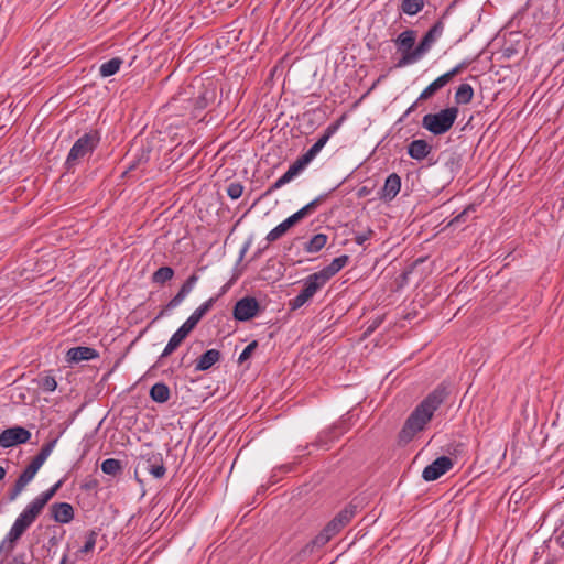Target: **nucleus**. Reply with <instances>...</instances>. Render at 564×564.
Wrapping results in <instances>:
<instances>
[{"mask_svg":"<svg viewBox=\"0 0 564 564\" xmlns=\"http://www.w3.org/2000/svg\"><path fill=\"white\" fill-rule=\"evenodd\" d=\"M373 235V230L368 228L366 231L357 234L354 238L355 242L358 246H362L367 240H369Z\"/></svg>","mask_w":564,"mask_h":564,"instance_id":"37998d69","label":"nucleus"},{"mask_svg":"<svg viewBox=\"0 0 564 564\" xmlns=\"http://www.w3.org/2000/svg\"><path fill=\"white\" fill-rule=\"evenodd\" d=\"M432 151V147L427 143V141L423 139L413 140L408 145V154L410 158L421 161L425 159Z\"/></svg>","mask_w":564,"mask_h":564,"instance_id":"412c9836","label":"nucleus"},{"mask_svg":"<svg viewBox=\"0 0 564 564\" xmlns=\"http://www.w3.org/2000/svg\"><path fill=\"white\" fill-rule=\"evenodd\" d=\"M305 153H306V155H308L311 161H313L315 159V156L318 154L317 152L313 151L312 148H310Z\"/></svg>","mask_w":564,"mask_h":564,"instance_id":"4d7b16f0","label":"nucleus"},{"mask_svg":"<svg viewBox=\"0 0 564 564\" xmlns=\"http://www.w3.org/2000/svg\"><path fill=\"white\" fill-rule=\"evenodd\" d=\"M281 226V229H283V231L286 234L288 230L293 227L294 225L292 224L291 219L288 217L286 219H284L281 224H279Z\"/></svg>","mask_w":564,"mask_h":564,"instance_id":"8fccbe9b","label":"nucleus"},{"mask_svg":"<svg viewBox=\"0 0 564 564\" xmlns=\"http://www.w3.org/2000/svg\"><path fill=\"white\" fill-rule=\"evenodd\" d=\"M24 533L14 524L10 528L7 535L0 542V556L3 554L8 556L17 546L18 541Z\"/></svg>","mask_w":564,"mask_h":564,"instance_id":"a211bd4d","label":"nucleus"},{"mask_svg":"<svg viewBox=\"0 0 564 564\" xmlns=\"http://www.w3.org/2000/svg\"><path fill=\"white\" fill-rule=\"evenodd\" d=\"M327 239V235L317 234L313 236L307 242H305L304 250L308 253H316L325 247Z\"/></svg>","mask_w":564,"mask_h":564,"instance_id":"cd10ccee","label":"nucleus"},{"mask_svg":"<svg viewBox=\"0 0 564 564\" xmlns=\"http://www.w3.org/2000/svg\"><path fill=\"white\" fill-rule=\"evenodd\" d=\"M283 235H285V232L283 231V229H281V226L278 225L276 227L269 231V234L265 237V240L269 243H271L280 239Z\"/></svg>","mask_w":564,"mask_h":564,"instance_id":"79ce46f5","label":"nucleus"},{"mask_svg":"<svg viewBox=\"0 0 564 564\" xmlns=\"http://www.w3.org/2000/svg\"><path fill=\"white\" fill-rule=\"evenodd\" d=\"M417 32L415 30H404L394 40L397 52L401 54V57L395 63V68H403L405 66L417 63L422 59V55L416 53V41Z\"/></svg>","mask_w":564,"mask_h":564,"instance_id":"39448f33","label":"nucleus"},{"mask_svg":"<svg viewBox=\"0 0 564 564\" xmlns=\"http://www.w3.org/2000/svg\"><path fill=\"white\" fill-rule=\"evenodd\" d=\"M100 133L98 130H90L78 138L70 148L65 160L64 167L67 172H75L76 167L88 155H91L100 143Z\"/></svg>","mask_w":564,"mask_h":564,"instance_id":"20e7f679","label":"nucleus"},{"mask_svg":"<svg viewBox=\"0 0 564 564\" xmlns=\"http://www.w3.org/2000/svg\"><path fill=\"white\" fill-rule=\"evenodd\" d=\"M327 282L323 276L315 272L310 274L303 282V289L301 292L289 302L290 310L295 311L302 307L307 301H310L318 290H321Z\"/></svg>","mask_w":564,"mask_h":564,"instance_id":"0eeeda50","label":"nucleus"},{"mask_svg":"<svg viewBox=\"0 0 564 564\" xmlns=\"http://www.w3.org/2000/svg\"><path fill=\"white\" fill-rule=\"evenodd\" d=\"M170 395V388L164 382H158L150 389V398L158 403L169 401Z\"/></svg>","mask_w":564,"mask_h":564,"instance_id":"b1692460","label":"nucleus"},{"mask_svg":"<svg viewBox=\"0 0 564 564\" xmlns=\"http://www.w3.org/2000/svg\"><path fill=\"white\" fill-rule=\"evenodd\" d=\"M26 487L25 484H23L21 480L17 479L13 487L9 490L8 498L10 501H14L20 494L24 490Z\"/></svg>","mask_w":564,"mask_h":564,"instance_id":"58836bf2","label":"nucleus"},{"mask_svg":"<svg viewBox=\"0 0 564 564\" xmlns=\"http://www.w3.org/2000/svg\"><path fill=\"white\" fill-rule=\"evenodd\" d=\"M7 564H25V553L15 554Z\"/></svg>","mask_w":564,"mask_h":564,"instance_id":"09e8293b","label":"nucleus"},{"mask_svg":"<svg viewBox=\"0 0 564 564\" xmlns=\"http://www.w3.org/2000/svg\"><path fill=\"white\" fill-rule=\"evenodd\" d=\"M296 160L305 167L312 162L306 153L302 154Z\"/></svg>","mask_w":564,"mask_h":564,"instance_id":"864d4df0","label":"nucleus"},{"mask_svg":"<svg viewBox=\"0 0 564 564\" xmlns=\"http://www.w3.org/2000/svg\"><path fill=\"white\" fill-rule=\"evenodd\" d=\"M42 466V464L33 458L31 463L25 467V469L20 474L18 479L28 486V484L35 477Z\"/></svg>","mask_w":564,"mask_h":564,"instance_id":"c756f323","label":"nucleus"},{"mask_svg":"<svg viewBox=\"0 0 564 564\" xmlns=\"http://www.w3.org/2000/svg\"><path fill=\"white\" fill-rule=\"evenodd\" d=\"M260 304L256 297L246 296L236 302L232 315L236 321L247 322L258 315Z\"/></svg>","mask_w":564,"mask_h":564,"instance_id":"1a4fd4ad","label":"nucleus"},{"mask_svg":"<svg viewBox=\"0 0 564 564\" xmlns=\"http://www.w3.org/2000/svg\"><path fill=\"white\" fill-rule=\"evenodd\" d=\"M123 469L122 463L119 459L107 458L101 463V470L106 475L116 476Z\"/></svg>","mask_w":564,"mask_h":564,"instance_id":"7c9ffc66","label":"nucleus"},{"mask_svg":"<svg viewBox=\"0 0 564 564\" xmlns=\"http://www.w3.org/2000/svg\"><path fill=\"white\" fill-rule=\"evenodd\" d=\"M416 106H417V101L413 102V104L408 108V110L405 111V116H408L409 113H411L412 111H414V110H415V108H416Z\"/></svg>","mask_w":564,"mask_h":564,"instance_id":"680f3d73","label":"nucleus"},{"mask_svg":"<svg viewBox=\"0 0 564 564\" xmlns=\"http://www.w3.org/2000/svg\"><path fill=\"white\" fill-rule=\"evenodd\" d=\"M327 195L328 194L319 195L318 197L303 206L302 208L306 213V215H311L319 206V204L326 199Z\"/></svg>","mask_w":564,"mask_h":564,"instance_id":"a19ab883","label":"nucleus"},{"mask_svg":"<svg viewBox=\"0 0 564 564\" xmlns=\"http://www.w3.org/2000/svg\"><path fill=\"white\" fill-rule=\"evenodd\" d=\"M31 432L22 426H13L0 433V446L9 448L29 442Z\"/></svg>","mask_w":564,"mask_h":564,"instance_id":"9d476101","label":"nucleus"},{"mask_svg":"<svg viewBox=\"0 0 564 564\" xmlns=\"http://www.w3.org/2000/svg\"><path fill=\"white\" fill-rule=\"evenodd\" d=\"M349 261V257L347 254H343L333 259V261L323 268L318 273L323 276V279L328 282L337 272H339Z\"/></svg>","mask_w":564,"mask_h":564,"instance_id":"4be33fe9","label":"nucleus"},{"mask_svg":"<svg viewBox=\"0 0 564 564\" xmlns=\"http://www.w3.org/2000/svg\"><path fill=\"white\" fill-rule=\"evenodd\" d=\"M4 476H6V469L2 466H0V480H2L4 478Z\"/></svg>","mask_w":564,"mask_h":564,"instance_id":"0e129e2a","label":"nucleus"},{"mask_svg":"<svg viewBox=\"0 0 564 564\" xmlns=\"http://www.w3.org/2000/svg\"><path fill=\"white\" fill-rule=\"evenodd\" d=\"M306 216H307L306 213L303 210V208H301L300 210H297L296 213L291 215L289 218L291 219L293 225H296L302 219H304Z\"/></svg>","mask_w":564,"mask_h":564,"instance_id":"a18cd8bd","label":"nucleus"},{"mask_svg":"<svg viewBox=\"0 0 564 564\" xmlns=\"http://www.w3.org/2000/svg\"><path fill=\"white\" fill-rule=\"evenodd\" d=\"M357 507L348 503L340 510L302 550L303 553H312L315 549L324 546L333 536L338 534L355 517Z\"/></svg>","mask_w":564,"mask_h":564,"instance_id":"f03ea898","label":"nucleus"},{"mask_svg":"<svg viewBox=\"0 0 564 564\" xmlns=\"http://www.w3.org/2000/svg\"><path fill=\"white\" fill-rule=\"evenodd\" d=\"M368 194H369V189L367 187H365V186L359 188V191H358V196L359 197H365Z\"/></svg>","mask_w":564,"mask_h":564,"instance_id":"13d9d810","label":"nucleus"},{"mask_svg":"<svg viewBox=\"0 0 564 564\" xmlns=\"http://www.w3.org/2000/svg\"><path fill=\"white\" fill-rule=\"evenodd\" d=\"M305 153H306V155H308L311 161H313L315 159V156L318 154L317 152L313 151L312 148H310Z\"/></svg>","mask_w":564,"mask_h":564,"instance_id":"6e6d98bb","label":"nucleus"},{"mask_svg":"<svg viewBox=\"0 0 564 564\" xmlns=\"http://www.w3.org/2000/svg\"><path fill=\"white\" fill-rule=\"evenodd\" d=\"M458 113L457 107H448L435 113H427L422 119V127L434 135L445 134L454 126Z\"/></svg>","mask_w":564,"mask_h":564,"instance_id":"423d86ee","label":"nucleus"},{"mask_svg":"<svg viewBox=\"0 0 564 564\" xmlns=\"http://www.w3.org/2000/svg\"><path fill=\"white\" fill-rule=\"evenodd\" d=\"M226 292V289L223 288V291L220 294L208 299L206 302H204L199 307H197L192 315L183 323V327L191 333L196 325L200 322V319L210 311V308L214 306L216 301L220 295H223Z\"/></svg>","mask_w":564,"mask_h":564,"instance_id":"ddd939ff","label":"nucleus"},{"mask_svg":"<svg viewBox=\"0 0 564 564\" xmlns=\"http://www.w3.org/2000/svg\"><path fill=\"white\" fill-rule=\"evenodd\" d=\"M276 189H279V187H276L275 185V182L268 188V191L265 192V195H270L271 193L275 192Z\"/></svg>","mask_w":564,"mask_h":564,"instance_id":"052dcab7","label":"nucleus"},{"mask_svg":"<svg viewBox=\"0 0 564 564\" xmlns=\"http://www.w3.org/2000/svg\"><path fill=\"white\" fill-rule=\"evenodd\" d=\"M380 323H381V319H380V318L375 319V321L372 322V324L368 326V328H367V330H366V335L371 334V333H372V332H373V330H375V329L380 325Z\"/></svg>","mask_w":564,"mask_h":564,"instance_id":"603ef678","label":"nucleus"},{"mask_svg":"<svg viewBox=\"0 0 564 564\" xmlns=\"http://www.w3.org/2000/svg\"><path fill=\"white\" fill-rule=\"evenodd\" d=\"M286 183L282 180V177H279L276 181H275V185L276 187L281 188L282 186H284Z\"/></svg>","mask_w":564,"mask_h":564,"instance_id":"e2e57ef3","label":"nucleus"},{"mask_svg":"<svg viewBox=\"0 0 564 564\" xmlns=\"http://www.w3.org/2000/svg\"><path fill=\"white\" fill-rule=\"evenodd\" d=\"M305 166H303L297 160H295L290 166L289 170L293 173V175L297 176Z\"/></svg>","mask_w":564,"mask_h":564,"instance_id":"de8ad7c7","label":"nucleus"},{"mask_svg":"<svg viewBox=\"0 0 564 564\" xmlns=\"http://www.w3.org/2000/svg\"><path fill=\"white\" fill-rule=\"evenodd\" d=\"M401 11L408 15H415L424 8V0H402Z\"/></svg>","mask_w":564,"mask_h":564,"instance_id":"2f4dec72","label":"nucleus"},{"mask_svg":"<svg viewBox=\"0 0 564 564\" xmlns=\"http://www.w3.org/2000/svg\"><path fill=\"white\" fill-rule=\"evenodd\" d=\"M454 466V462L448 456H440L427 465L422 473V478L425 481H434L451 470Z\"/></svg>","mask_w":564,"mask_h":564,"instance_id":"9b49d317","label":"nucleus"},{"mask_svg":"<svg viewBox=\"0 0 564 564\" xmlns=\"http://www.w3.org/2000/svg\"><path fill=\"white\" fill-rule=\"evenodd\" d=\"M150 145H141L139 149H137L133 160L129 163L126 173L135 170L138 166L147 163L150 159Z\"/></svg>","mask_w":564,"mask_h":564,"instance_id":"393cba45","label":"nucleus"},{"mask_svg":"<svg viewBox=\"0 0 564 564\" xmlns=\"http://www.w3.org/2000/svg\"><path fill=\"white\" fill-rule=\"evenodd\" d=\"M341 119L337 120L336 122L329 124L325 131L323 132V134L317 139V142L322 145V147H325V144L328 142V140L330 139V137L338 130L339 126L341 124Z\"/></svg>","mask_w":564,"mask_h":564,"instance_id":"f704fd0d","label":"nucleus"},{"mask_svg":"<svg viewBox=\"0 0 564 564\" xmlns=\"http://www.w3.org/2000/svg\"><path fill=\"white\" fill-rule=\"evenodd\" d=\"M306 216H307L306 213L303 210V208H301L300 210H297L296 213L291 215L289 218L291 219L293 225H296L302 219H304Z\"/></svg>","mask_w":564,"mask_h":564,"instance_id":"49530a36","label":"nucleus"},{"mask_svg":"<svg viewBox=\"0 0 564 564\" xmlns=\"http://www.w3.org/2000/svg\"><path fill=\"white\" fill-rule=\"evenodd\" d=\"M174 276V270L171 267H160L153 272L151 281L154 284L163 285Z\"/></svg>","mask_w":564,"mask_h":564,"instance_id":"c85d7f7f","label":"nucleus"},{"mask_svg":"<svg viewBox=\"0 0 564 564\" xmlns=\"http://www.w3.org/2000/svg\"><path fill=\"white\" fill-rule=\"evenodd\" d=\"M258 347V341L257 340H252L243 350L242 352L239 355L238 357V362L239 364H243L245 361H247L252 352L254 351V349Z\"/></svg>","mask_w":564,"mask_h":564,"instance_id":"4c0bfd02","label":"nucleus"},{"mask_svg":"<svg viewBox=\"0 0 564 564\" xmlns=\"http://www.w3.org/2000/svg\"><path fill=\"white\" fill-rule=\"evenodd\" d=\"M98 357L99 352L95 348L87 346L73 347L68 349L66 352V361L69 364L89 361L93 359H97Z\"/></svg>","mask_w":564,"mask_h":564,"instance_id":"4468645a","label":"nucleus"},{"mask_svg":"<svg viewBox=\"0 0 564 564\" xmlns=\"http://www.w3.org/2000/svg\"><path fill=\"white\" fill-rule=\"evenodd\" d=\"M563 50H564V43H563Z\"/></svg>","mask_w":564,"mask_h":564,"instance_id":"338daca9","label":"nucleus"},{"mask_svg":"<svg viewBox=\"0 0 564 564\" xmlns=\"http://www.w3.org/2000/svg\"><path fill=\"white\" fill-rule=\"evenodd\" d=\"M142 459L144 469L155 478H161L165 475L166 468L164 467L161 454L150 453L143 456Z\"/></svg>","mask_w":564,"mask_h":564,"instance_id":"dca6fc26","label":"nucleus"},{"mask_svg":"<svg viewBox=\"0 0 564 564\" xmlns=\"http://www.w3.org/2000/svg\"><path fill=\"white\" fill-rule=\"evenodd\" d=\"M467 65L468 64L466 62H462L451 70L438 76L435 80H433L427 87L423 89L417 100H426L431 98L437 90L446 86L456 75L460 74L467 67Z\"/></svg>","mask_w":564,"mask_h":564,"instance_id":"6e6552de","label":"nucleus"},{"mask_svg":"<svg viewBox=\"0 0 564 564\" xmlns=\"http://www.w3.org/2000/svg\"><path fill=\"white\" fill-rule=\"evenodd\" d=\"M188 335L189 333L183 326H181L170 338L167 345L160 356V359L166 358L173 351H175Z\"/></svg>","mask_w":564,"mask_h":564,"instance_id":"5701e85b","label":"nucleus"},{"mask_svg":"<svg viewBox=\"0 0 564 564\" xmlns=\"http://www.w3.org/2000/svg\"><path fill=\"white\" fill-rule=\"evenodd\" d=\"M448 395L449 391L444 382L436 386L410 413L399 432V441L406 444L424 431Z\"/></svg>","mask_w":564,"mask_h":564,"instance_id":"f257e3e1","label":"nucleus"},{"mask_svg":"<svg viewBox=\"0 0 564 564\" xmlns=\"http://www.w3.org/2000/svg\"><path fill=\"white\" fill-rule=\"evenodd\" d=\"M313 149V151L319 153L321 150L324 148L322 147L317 141L311 147Z\"/></svg>","mask_w":564,"mask_h":564,"instance_id":"bf43d9fd","label":"nucleus"},{"mask_svg":"<svg viewBox=\"0 0 564 564\" xmlns=\"http://www.w3.org/2000/svg\"><path fill=\"white\" fill-rule=\"evenodd\" d=\"M198 281V276L193 273L181 286L178 292L170 300L165 310H172L178 306L184 299L192 292L196 282Z\"/></svg>","mask_w":564,"mask_h":564,"instance_id":"f3484780","label":"nucleus"},{"mask_svg":"<svg viewBox=\"0 0 564 564\" xmlns=\"http://www.w3.org/2000/svg\"><path fill=\"white\" fill-rule=\"evenodd\" d=\"M474 89L469 84H460L455 93V102L457 105H467L473 100Z\"/></svg>","mask_w":564,"mask_h":564,"instance_id":"bb28decb","label":"nucleus"},{"mask_svg":"<svg viewBox=\"0 0 564 564\" xmlns=\"http://www.w3.org/2000/svg\"><path fill=\"white\" fill-rule=\"evenodd\" d=\"M445 24L440 19L437 20L423 35L419 44L416 45V53L421 54L422 57L427 54L436 41L442 36Z\"/></svg>","mask_w":564,"mask_h":564,"instance_id":"f8f14e48","label":"nucleus"},{"mask_svg":"<svg viewBox=\"0 0 564 564\" xmlns=\"http://www.w3.org/2000/svg\"><path fill=\"white\" fill-rule=\"evenodd\" d=\"M97 536H98L97 530H89L86 533V536H85L86 541H85L84 545L80 547L79 552L83 554L93 552L95 549V545H96Z\"/></svg>","mask_w":564,"mask_h":564,"instance_id":"72a5a7b5","label":"nucleus"},{"mask_svg":"<svg viewBox=\"0 0 564 564\" xmlns=\"http://www.w3.org/2000/svg\"><path fill=\"white\" fill-rule=\"evenodd\" d=\"M220 358L221 354L218 349H208L196 360L195 370L207 371L217 364Z\"/></svg>","mask_w":564,"mask_h":564,"instance_id":"aec40b11","label":"nucleus"},{"mask_svg":"<svg viewBox=\"0 0 564 564\" xmlns=\"http://www.w3.org/2000/svg\"><path fill=\"white\" fill-rule=\"evenodd\" d=\"M401 188V177L397 173H391L384 182L381 189V198L386 200H392Z\"/></svg>","mask_w":564,"mask_h":564,"instance_id":"6ab92c4d","label":"nucleus"},{"mask_svg":"<svg viewBox=\"0 0 564 564\" xmlns=\"http://www.w3.org/2000/svg\"><path fill=\"white\" fill-rule=\"evenodd\" d=\"M123 61L120 57H113L105 63H102L99 67V74L101 77H110L119 72Z\"/></svg>","mask_w":564,"mask_h":564,"instance_id":"a878e982","label":"nucleus"},{"mask_svg":"<svg viewBox=\"0 0 564 564\" xmlns=\"http://www.w3.org/2000/svg\"><path fill=\"white\" fill-rule=\"evenodd\" d=\"M226 193L231 199H238L243 193V185L240 182H232L227 186Z\"/></svg>","mask_w":564,"mask_h":564,"instance_id":"e433bc0d","label":"nucleus"},{"mask_svg":"<svg viewBox=\"0 0 564 564\" xmlns=\"http://www.w3.org/2000/svg\"><path fill=\"white\" fill-rule=\"evenodd\" d=\"M37 386L45 392H53L57 388V382L55 377L46 375L39 379Z\"/></svg>","mask_w":564,"mask_h":564,"instance_id":"c9c22d12","label":"nucleus"},{"mask_svg":"<svg viewBox=\"0 0 564 564\" xmlns=\"http://www.w3.org/2000/svg\"><path fill=\"white\" fill-rule=\"evenodd\" d=\"M281 226V229H283V231L286 234L288 230L293 227L294 225L292 224L291 219L288 217L286 219H284L281 224H279Z\"/></svg>","mask_w":564,"mask_h":564,"instance_id":"3c124183","label":"nucleus"},{"mask_svg":"<svg viewBox=\"0 0 564 564\" xmlns=\"http://www.w3.org/2000/svg\"><path fill=\"white\" fill-rule=\"evenodd\" d=\"M470 210H474V206L473 205H469L468 207H466L462 213H459L456 217H454L451 221H449V226L451 225H455V224H459V223H464L466 221L467 219V216L469 214Z\"/></svg>","mask_w":564,"mask_h":564,"instance_id":"c03bdc74","label":"nucleus"},{"mask_svg":"<svg viewBox=\"0 0 564 564\" xmlns=\"http://www.w3.org/2000/svg\"><path fill=\"white\" fill-rule=\"evenodd\" d=\"M281 177L288 184L295 177V175H293V173L288 169Z\"/></svg>","mask_w":564,"mask_h":564,"instance_id":"5fc2aeb1","label":"nucleus"},{"mask_svg":"<svg viewBox=\"0 0 564 564\" xmlns=\"http://www.w3.org/2000/svg\"><path fill=\"white\" fill-rule=\"evenodd\" d=\"M64 478L55 482L51 488L36 496L19 514L13 524L23 533L34 523L47 502L56 495L64 484Z\"/></svg>","mask_w":564,"mask_h":564,"instance_id":"7ed1b4c3","label":"nucleus"},{"mask_svg":"<svg viewBox=\"0 0 564 564\" xmlns=\"http://www.w3.org/2000/svg\"><path fill=\"white\" fill-rule=\"evenodd\" d=\"M327 195L328 194L319 195L318 197L303 206L302 208L306 213V215H311L319 206V204L326 199Z\"/></svg>","mask_w":564,"mask_h":564,"instance_id":"ea45409f","label":"nucleus"},{"mask_svg":"<svg viewBox=\"0 0 564 564\" xmlns=\"http://www.w3.org/2000/svg\"><path fill=\"white\" fill-rule=\"evenodd\" d=\"M56 443L57 438L48 441L41 447L40 452L33 458L43 465L51 455V453L53 452Z\"/></svg>","mask_w":564,"mask_h":564,"instance_id":"473e14b6","label":"nucleus"},{"mask_svg":"<svg viewBox=\"0 0 564 564\" xmlns=\"http://www.w3.org/2000/svg\"><path fill=\"white\" fill-rule=\"evenodd\" d=\"M51 517L57 523L67 524L75 517L74 508L68 502H54L51 508Z\"/></svg>","mask_w":564,"mask_h":564,"instance_id":"2eb2a0df","label":"nucleus"},{"mask_svg":"<svg viewBox=\"0 0 564 564\" xmlns=\"http://www.w3.org/2000/svg\"><path fill=\"white\" fill-rule=\"evenodd\" d=\"M164 313H165V310H162V311L159 313V315L154 318V321H156V319L161 318V317L164 315Z\"/></svg>","mask_w":564,"mask_h":564,"instance_id":"69168bd1","label":"nucleus"}]
</instances>
